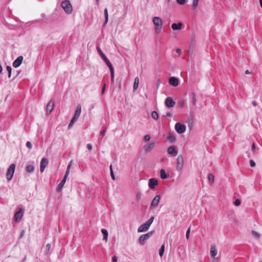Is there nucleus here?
<instances>
[{
  "label": "nucleus",
  "mask_w": 262,
  "mask_h": 262,
  "mask_svg": "<svg viewBox=\"0 0 262 262\" xmlns=\"http://www.w3.org/2000/svg\"><path fill=\"white\" fill-rule=\"evenodd\" d=\"M70 166H71V164L70 163L69 164V165L68 166L67 169V171H66V174H65L64 178H63L62 181L58 184V185L57 186V187L56 188V191L57 192H59L61 190L62 187H63L66 182V180H67V177H68V175L69 174V169H70Z\"/></svg>",
  "instance_id": "nucleus-1"
},
{
  "label": "nucleus",
  "mask_w": 262,
  "mask_h": 262,
  "mask_svg": "<svg viewBox=\"0 0 262 262\" xmlns=\"http://www.w3.org/2000/svg\"><path fill=\"white\" fill-rule=\"evenodd\" d=\"M61 6L66 12L68 13L72 12V7L69 0L63 1L61 4Z\"/></svg>",
  "instance_id": "nucleus-2"
},
{
  "label": "nucleus",
  "mask_w": 262,
  "mask_h": 262,
  "mask_svg": "<svg viewBox=\"0 0 262 262\" xmlns=\"http://www.w3.org/2000/svg\"><path fill=\"white\" fill-rule=\"evenodd\" d=\"M154 231H150L145 234L140 236L139 238V242L141 245H144L149 238L152 235Z\"/></svg>",
  "instance_id": "nucleus-3"
},
{
  "label": "nucleus",
  "mask_w": 262,
  "mask_h": 262,
  "mask_svg": "<svg viewBox=\"0 0 262 262\" xmlns=\"http://www.w3.org/2000/svg\"><path fill=\"white\" fill-rule=\"evenodd\" d=\"M15 168V164H11L9 168L7 169L6 176L7 179L8 181H10L13 176L14 170Z\"/></svg>",
  "instance_id": "nucleus-4"
},
{
  "label": "nucleus",
  "mask_w": 262,
  "mask_h": 262,
  "mask_svg": "<svg viewBox=\"0 0 262 262\" xmlns=\"http://www.w3.org/2000/svg\"><path fill=\"white\" fill-rule=\"evenodd\" d=\"M184 165V158L182 155H179L177 159V166L176 169L178 171H181Z\"/></svg>",
  "instance_id": "nucleus-5"
},
{
  "label": "nucleus",
  "mask_w": 262,
  "mask_h": 262,
  "mask_svg": "<svg viewBox=\"0 0 262 262\" xmlns=\"http://www.w3.org/2000/svg\"><path fill=\"white\" fill-rule=\"evenodd\" d=\"M97 51L102 58V59L105 61V63L108 67H110L112 66V63L110 62V61L108 60L107 57L105 56V55L104 54L101 49L99 47H97Z\"/></svg>",
  "instance_id": "nucleus-6"
},
{
  "label": "nucleus",
  "mask_w": 262,
  "mask_h": 262,
  "mask_svg": "<svg viewBox=\"0 0 262 262\" xmlns=\"http://www.w3.org/2000/svg\"><path fill=\"white\" fill-rule=\"evenodd\" d=\"M161 199V196L160 195H157L152 200L150 206V209H152L156 207H157L159 203L160 200Z\"/></svg>",
  "instance_id": "nucleus-7"
},
{
  "label": "nucleus",
  "mask_w": 262,
  "mask_h": 262,
  "mask_svg": "<svg viewBox=\"0 0 262 262\" xmlns=\"http://www.w3.org/2000/svg\"><path fill=\"white\" fill-rule=\"evenodd\" d=\"M175 129L178 133L182 134L185 132L186 126L184 124L178 122L175 124Z\"/></svg>",
  "instance_id": "nucleus-8"
},
{
  "label": "nucleus",
  "mask_w": 262,
  "mask_h": 262,
  "mask_svg": "<svg viewBox=\"0 0 262 262\" xmlns=\"http://www.w3.org/2000/svg\"><path fill=\"white\" fill-rule=\"evenodd\" d=\"M54 106L55 101L53 99H51L47 105L46 112L47 114H49L52 112L54 107Z\"/></svg>",
  "instance_id": "nucleus-9"
},
{
  "label": "nucleus",
  "mask_w": 262,
  "mask_h": 262,
  "mask_svg": "<svg viewBox=\"0 0 262 262\" xmlns=\"http://www.w3.org/2000/svg\"><path fill=\"white\" fill-rule=\"evenodd\" d=\"M49 163V161L48 159L46 158H43L40 162V171L41 172H43L45 167L48 165Z\"/></svg>",
  "instance_id": "nucleus-10"
},
{
  "label": "nucleus",
  "mask_w": 262,
  "mask_h": 262,
  "mask_svg": "<svg viewBox=\"0 0 262 262\" xmlns=\"http://www.w3.org/2000/svg\"><path fill=\"white\" fill-rule=\"evenodd\" d=\"M165 104L168 107H172L175 105L176 102L173 100L172 98L167 97L165 100Z\"/></svg>",
  "instance_id": "nucleus-11"
},
{
  "label": "nucleus",
  "mask_w": 262,
  "mask_h": 262,
  "mask_svg": "<svg viewBox=\"0 0 262 262\" xmlns=\"http://www.w3.org/2000/svg\"><path fill=\"white\" fill-rule=\"evenodd\" d=\"M23 56H18L13 62L12 65L13 67L16 68L20 66L21 64L22 61L23 60Z\"/></svg>",
  "instance_id": "nucleus-12"
},
{
  "label": "nucleus",
  "mask_w": 262,
  "mask_h": 262,
  "mask_svg": "<svg viewBox=\"0 0 262 262\" xmlns=\"http://www.w3.org/2000/svg\"><path fill=\"white\" fill-rule=\"evenodd\" d=\"M167 152L171 156L175 157L178 154V150L174 146H170L167 149Z\"/></svg>",
  "instance_id": "nucleus-13"
},
{
  "label": "nucleus",
  "mask_w": 262,
  "mask_h": 262,
  "mask_svg": "<svg viewBox=\"0 0 262 262\" xmlns=\"http://www.w3.org/2000/svg\"><path fill=\"white\" fill-rule=\"evenodd\" d=\"M81 112V105L80 104H79L77 105V106L76 107L74 115L73 117L72 118V119H73L74 120L77 121L80 116Z\"/></svg>",
  "instance_id": "nucleus-14"
},
{
  "label": "nucleus",
  "mask_w": 262,
  "mask_h": 262,
  "mask_svg": "<svg viewBox=\"0 0 262 262\" xmlns=\"http://www.w3.org/2000/svg\"><path fill=\"white\" fill-rule=\"evenodd\" d=\"M152 21L155 26H162L163 25V21L159 17H154Z\"/></svg>",
  "instance_id": "nucleus-15"
},
{
  "label": "nucleus",
  "mask_w": 262,
  "mask_h": 262,
  "mask_svg": "<svg viewBox=\"0 0 262 262\" xmlns=\"http://www.w3.org/2000/svg\"><path fill=\"white\" fill-rule=\"evenodd\" d=\"M22 208H20L18 211H17L14 215V220L16 222H18L23 216L22 212Z\"/></svg>",
  "instance_id": "nucleus-16"
},
{
  "label": "nucleus",
  "mask_w": 262,
  "mask_h": 262,
  "mask_svg": "<svg viewBox=\"0 0 262 262\" xmlns=\"http://www.w3.org/2000/svg\"><path fill=\"white\" fill-rule=\"evenodd\" d=\"M149 226L145 222L144 224L141 225L138 228V232H143L146 231L149 228Z\"/></svg>",
  "instance_id": "nucleus-17"
},
{
  "label": "nucleus",
  "mask_w": 262,
  "mask_h": 262,
  "mask_svg": "<svg viewBox=\"0 0 262 262\" xmlns=\"http://www.w3.org/2000/svg\"><path fill=\"white\" fill-rule=\"evenodd\" d=\"M158 184V182L156 179L151 178L149 180L148 186L150 189H154Z\"/></svg>",
  "instance_id": "nucleus-18"
},
{
  "label": "nucleus",
  "mask_w": 262,
  "mask_h": 262,
  "mask_svg": "<svg viewBox=\"0 0 262 262\" xmlns=\"http://www.w3.org/2000/svg\"><path fill=\"white\" fill-rule=\"evenodd\" d=\"M169 83L173 86H177L179 84V80L175 77H171L169 78Z\"/></svg>",
  "instance_id": "nucleus-19"
},
{
  "label": "nucleus",
  "mask_w": 262,
  "mask_h": 262,
  "mask_svg": "<svg viewBox=\"0 0 262 262\" xmlns=\"http://www.w3.org/2000/svg\"><path fill=\"white\" fill-rule=\"evenodd\" d=\"M155 146V143L151 142L144 146V150L146 152L151 151Z\"/></svg>",
  "instance_id": "nucleus-20"
},
{
  "label": "nucleus",
  "mask_w": 262,
  "mask_h": 262,
  "mask_svg": "<svg viewBox=\"0 0 262 262\" xmlns=\"http://www.w3.org/2000/svg\"><path fill=\"white\" fill-rule=\"evenodd\" d=\"M160 177L162 179H166L169 177V174L166 172L165 169L160 170Z\"/></svg>",
  "instance_id": "nucleus-21"
},
{
  "label": "nucleus",
  "mask_w": 262,
  "mask_h": 262,
  "mask_svg": "<svg viewBox=\"0 0 262 262\" xmlns=\"http://www.w3.org/2000/svg\"><path fill=\"white\" fill-rule=\"evenodd\" d=\"M182 26V24L181 23H179L178 24L173 23L171 25V28L174 30H178L181 29Z\"/></svg>",
  "instance_id": "nucleus-22"
},
{
  "label": "nucleus",
  "mask_w": 262,
  "mask_h": 262,
  "mask_svg": "<svg viewBox=\"0 0 262 262\" xmlns=\"http://www.w3.org/2000/svg\"><path fill=\"white\" fill-rule=\"evenodd\" d=\"M217 251L216 249L215 246H212L210 248V255L211 256L214 257L217 255Z\"/></svg>",
  "instance_id": "nucleus-23"
},
{
  "label": "nucleus",
  "mask_w": 262,
  "mask_h": 262,
  "mask_svg": "<svg viewBox=\"0 0 262 262\" xmlns=\"http://www.w3.org/2000/svg\"><path fill=\"white\" fill-rule=\"evenodd\" d=\"M139 83V79L138 77H136L134 80V85H133V90L135 91L138 88Z\"/></svg>",
  "instance_id": "nucleus-24"
},
{
  "label": "nucleus",
  "mask_w": 262,
  "mask_h": 262,
  "mask_svg": "<svg viewBox=\"0 0 262 262\" xmlns=\"http://www.w3.org/2000/svg\"><path fill=\"white\" fill-rule=\"evenodd\" d=\"M26 170L28 172H32L34 170V166L33 165H28L26 167Z\"/></svg>",
  "instance_id": "nucleus-25"
},
{
  "label": "nucleus",
  "mask_w": 262,
  "mask_h": 262,
  "mask_svg": "<svg viewBox=\"0 0 262 262\" xmlns=\"http://www.w3.org/2000/svg\"><path fill=\"white\" fill-rule=\"evenodd\" d=\"M101 232L103 235V240L106 241L107 239V236H108V232H107V230H106L105 229H102Z\"/></svg>",
  "instance_id": "nucleus-26"
},
{
  "label": "nucleus",
  "mask_w": 262,
  "mask_h": 262,
  "mask_svg": "<svg viewBox=\"0 0 262 262\" xmlns=\"http://www.w3.org/2000/svg\"><path fill=\"white\" fill-rule=\"evenodd\" d=\"M167 139L171 142H173L176 140L175 136L172 134H169L167 137Z\"/></svg>",
  "instance_id": "nucleus-27"
},
{
  "label": "nucleus",
  "mask_w": 262,
  "mask_h": 262,
  "mask_svg": "<svg viewBox=\"0 0 262 262\" xmlns=\"http://www.w3.org/2000/svg\"><path fill=\"white\" fill-rule=\"evenodd\" d=\"M151 117L155 120H157L159 118L158 113L155 111H154L151 112Z\"/></svg>",
  "instance_id": "nucleus-28"
},
{
  "label": "nucleus",
  "mask_w": 262,
  "mask_h": 262,
  "mask_svg": "<svg viewBox=\"0 0 262 262\" xmlns=\"http://www.w3.org/2000/svg\"><path fill=\"white\" fill-rule=\"evenodd\" d=\"M108 68H110V72H111V76L112 81L113 82L114 80V69H113V66L108 67Z\"/></svg>",
  "instance_id": "nucleus-29"
},
{
  "label": "nucleus",
  "mask_w": 262,
  "mask_h": 262,
  "mask_svg": "<svg viewBox=\"0 0 262 262\" xmlns=\"http://www.w3.org/2000/svg\"><path fill=\"white\" fill-rule=\"evenodd\" d=\"M104 16H105L104 24H106L108 22V11H107V9L106 8L104 9Z\"/></svg>",
  "instance_id": "nucleus-30"
},
{
  "label": "nucleus",
  "mask_w": 262,
  "mask_h": 262,
  "mask_svg": "<svg viewBox=\"0 0 262 262\" xmlns=\"http://www.w3.org/2000/svg\"><path fill=\"white\" fill-rule=\"evenodd\" d=\"M191 95L192 96V100H191L192 103L193 105H195L196 104V99L195 98V94L194 92H192Z\"/></svg>",
  "instance_id": "nucleus-31"
},
{
  "label": "nucleus",
  "mask_w": 262,
  "mask_h": 262,
  "mask_svg": "<svg viewBox=\"0 0 262 262\" xmlns=\"http://www.w3.org/2000/svg\"><path fill=\"white\" fill-rule=\"evenodd\" d=\"M165 250V246L164 245H162L159 250V255L161 257L163 255Z\"/></svg>",
  "instance_id": "nucleus-32"
},
{
  "label": "nucleus",
  "mask_w": 262,
  "mask_h": 262,
  "mask_svg": "<svg viewBox=\"0 0 262 262\" xmlns=\"http://www.w3.org/2000/svg\"><path fill=\"white\" fill-rule=\"evenodd\" d=\"M6 70L8 73V78H10L11 76L12 68L10 66H8L6 67Z\"/></svg>",
  "instance_id": "nucleus-33"
},
{
  "label": "nucleus",
  "mask_w": 262,
  "mask_h": 262,
  "mask_svg": "<svg viewBox=\"0 0 262 262\" xmlns=\"http://www.w3.org/2000/svg\"><path fill=\"white\" fill-rule=\"evenodd\" d=\"M199 0H193L192 8L194 10L198 5Z\"/></svg>",
  "instance_id": "nucleus-34"
},
{
  "label": "nucleus",
  "mask_w": 262,
  "mask_h": 262,
  "mask_svg": "<svg viewBox=\"0 0 262 262\" xmlns=\"http://www.w3.org/2000/svg\"><path fill=\"white\" fill-rule=\"evenodd\" d=\"M154 216H152L150 217V219L149 220H148L146 223L149 226H150L151 224H152V223L153 222L154 220Z\"/></svg>",
  "instance_id": "nucleus-35"
},
{
  "label": "nucleus",
  "mask_w": 262,
  "mask_h": 262,
  "mask_svg": "<svg viewBox=\"0 0 262 262\" xmlns=\"http://www.w3.org/2000/svg\"><path fill=\"white\" fill-rule=\"evenodd\" d=\"M208 180L211 183H213L214 182V176L212 174L210 173L208 175Z\"/></svg>",
  "instance_id": "nucleus-36"
},
{
  "label": "nucleus",
  "mask_w": 262,
  "mask_h": 262,
  "mask_svg": "<svg viewBox=\"0 0 262 262\" xmlns=\"http://www.w3.org/2000/svg\"><path fill=\"white\" fill-rule=\"evenodd\" d=\"M162 26H155V31L157 34H159L161 32Z\"/></svg>",
  "instance_id": "nucleus-37"
},
{
  "label": "nucleus",
  "mask_w": 262,
  "mask_h": 262,
  "mask_svg": "<svg viewBox=\"0 0 262 262\" xmlns=\"http://www.w3.org/2000/svg\"><path fill=\"white\" fill-rule=\"evenodd\" d=\"M51 248V245L50 244H47L46 246V251H45V254L47 255L48 254V252L50 249Z\"/></svg>",
  "instance_id": "nucleus-38"
},
{
  "label": "nucleus",
  "mask_w": 262,
  "mask_h": 262,
  "mask_svg": "<svg viewBox=\"0 0 262 262\" xmlns=\"http://www.w3.org/2000/svg\"><path fill=\"white\" fill-rule=\"evenodd\" d=\"M110 169L111 176L112 179L113 180H115V176H114V172H113V169H112V165H110Z\"/></svg>",
  "instance_id": "nucleus-39"
},
{
  "label": "nucleus",
  "mask_w": 262,
  "mask_h": 262,
  "mask_svg": "<svg viewBox=\"0 0 262 262\" xmlns=\"http://www.w3.org/2000/svg\"><path fill=\"white\" fill-rule=\"evenodd\" d=\"M252 234L253 236H254L257 238H259L260 237L259 234H258L256 231H255L254 230L252 231Z\"/></svg>",
  "instance_id": "nucleus-40"
},
{
  "label": "nucleus",
  "mask_w": 262,
  "mask_h": 262,
  "mask_svg": "<svg viewBox=\"0 0 262 262\" xmlns=\"http://www.w3.org/2000/svg\"><path fill=\"white\" fill-rule=\"evenodd\" d=\"M76 121H77L74 120L73 119H72L70 122L69 124L68 128H70Z\"/></svg>",
  "instance_id": "nucleus-41"
},
{
  "label": "nucleus",
  "mask_w": 262,
  "mask_h": 262,
  "mask_svg": "<svg viewBox=\"0 0 262 262\" xmlns=\"http://www.w3.org/2000/svg\"><path fill=\"white\" fill-rule=\"evenodd\" d=\"M150 139V136L149 135H146L144 137V141L145 142H148Z\"/></svg>",
  "instance_id": "nucleus-42"
},
{
  "label": "nucleus",
  "mask_w": 262,
  "mask_h": 262,
  "mask_svg": "<svg viewBox=\"0 0 262 262\" xmlns=\"http://www.w3.org/2000/svg\"><path fill=\"white\" fill-rule=\"evenodd\" d=\"M26 146L29 148V149H31L32 147V144L31 143V142L30 141H27V143H26Z\"/></svg>",
  "instance_id": "nucleus-43"
},
{
  "label": "nucleus",
  "mask_w": 262,
  "mask_h": 262,
  "mask_svg": "<svg viewBox=\"0 0 262 262\" xmlns=\"http://www.w3.org/2000/svg\"><path fill=\"white\" fill-rule=\"evenodd\" d=\"M250 165L251 167H253L255 166V163L253 160H250L249 161Z\"/></svg>",
  "instance_id": "nucleus-44"
},
{
  "label": "nucleus",
  "mask_w": 262,
  "mask_h": 262,
  "mask_svg": "<svg viewBox=\"0 0 262 262\" xmlns=\"http://www.w3.org/2000/svg\"><path fill=\"white\" fill-rule=\"evenodd\" d=\"M234 204L235 206H239L241 204L240 200L238 199L235 200V201L234 202Z\"/></svg>",
  "instance_id": "nucleus-45"
},
{
  "label": "nucleus",
  "mask_w": 262,
  "mask_h": 262,
  "mask_svg": "<svg viewBox=\"0 0 262 262\" xmlns=\"http://www.w3.org/2000/svg\"><path fill=\"white\" fill-rule=\"evenodd\" d=\"M141 198V192H138L136 194V199L138 200V201H139L140 200Z\"/></svg>",
  "instance_id": "nucleus-46"
},
{
  "label": "nucleus",
  "mask_w": 262,
  "mask_h": 262,
  "mask_svg": "<svg viewBox=\"0 0 262 262\" xmlns=\"http://www.w3.org/2000/svg\"><path fill=\"white\" fill-rule=\"evenodd\" d=\"M190 232V228H189L186 233V237L187 239L189 238Z\"/></svg>",
  "instance_id": "nucleus-47"
},
{
  "label": "nucleus",
  "mask_w": 262,
  "mask_h": 262,
  "mask_svg": "<svg viewBox=\"0 0 262 262\" xmlns=\"http://www.w3.org/2000/svg\"><path fill=\"white\" fill-rule=\"evenodd\" d=\"M177 3L181 5L185 4V0H177Z\"/></svg>",
  "instance_id": "nucleus-48"
},
{
  "label": "nucleus",
  "mask_w": 262,
  "mask_h": 262,
  "mask_svg": "<svg viewBox=\"0 0 262 262\" xmlns=\"http://www.w3.org/2000/svg\"><path fill=\"white\" fill-rule=\"evenodd\" d=\"M106 86V83H104L103 85V88H102V93H101L102 94H104Z\"/></svg>",
  "instance_id": "nucleus-49"
},
{
  "label": "nucleus",
  "mask_w": 262,
  "mask_h": 262,
  "mask_svg": "<svg viewBox=\"0 0 262 262\" xmlns=\"http://www.w3.org/2000/svg\"><path fill=\"white\" fill-rule=\"evenodd\" d=\"M106 131V129L104 128L103 130L100 132V135L103 137L105 135V132Z\"/></svg>",
  "instance_id": "nucleus-50"
},
{
  "label": "nucleus",
  "mask_w": 262,
  "mask_h": 262,
  "mask_svg": "<svg viewBox=\"0 0 262 262\" xmlns=\"http://www.w3.org/2000/svg\"><path fill=\"white\" fill-rule=\"evenodd\" d=\"M86 147L89 150H91L92 149V145L91 144H87Z\"/></svg>",
  "instance_id": "nucleus-51"
},
{
  "label": "nucleus",
  "mask_w": 262,
  "mask_h": 262,
  "mask_svg": "<svg viewBox=\"0 0 262 262\" xmlns=\"http://www.w3.org/2000/svg\"><path fill=\"white\" fill-rule=\"evenodd\" d=\"M117 257L116 256H113L112 257V262H117Z\"/></svg>",
  "instance_id": "nucleus-52"
},
{
  "label": "nucleus",
  "mask_w": 262,
  "mask_h": 262,
  "mask_svg": "<svg viewBox=\"0 0 262 262\" xmlns=\"http://www.w3.org/2000/svg\"><path fill=\"white\" fill-rule=\"evenodd\" d=\"M255 144L253 143L252 145V150L253 151V152H255Z\"/></svg>",
  "instance_id": "nucleus-53"
},
{
  "label": "nucleus",
  "mask_w": 262,
  "mask_h": 262,
  "mask_svg": "<svg viewBox=\"0 0 262 262\" xmlns=\"http://www.w3.org/2000/svg\"><path fill=\"white\" fill-rule=\"evenodd\" d=\"M161 83V81L160 79H158L157 81V89L159 88V86Z\"/></svg>",
  "instance_id": "nucleus-54"
},
{
  "label": "nucleus",
  "mask_w": 262,
  "mask_h": 262,
  "mask_svg": "<svg viewBox=\"0 0 262 262\" xmlns=\"http://www.w3.org/2000/svg\"><path fill=\"white\" fill-rule=\"evenodd\" d=\"M166 116L168 117H172V114L170 112H167L166 113Z\"/></svg>",
  "instance_id": "nucleus-55"
},
{
  "label": "nucleus",
  "mask_w": 262,
  "mask_h": 262,
  "mask_svg": "<svg viewBox=\"0 0 262 262\" xmlns=\"http://www.w3.org/2000/svg\"><path fill=\"white\" fill-rule=\"evenodd\" d=\"M176 52L179 54L180 55L181 53H182V51L180 49L178 48L176 50Z\"/></svg>",
  "instance_id": "nucleus-56"
},
{
  "label": "nucleus",
  "mask_w": 262,
  "mask_h": 262,
  "mask_svg": "<svg viewBox=\"0 0 262 262\" xmlns=\"http://www.w3.org/2000/svg\"><path fill=\"white\" fill-rule=\"evenodd\" d=\"M185 101H182L181 102H180V106L181 107H183L185 105Z\"/></svg>",
  "instance_id": "nucleus-57"
},
{
  "label": "nucleus",
  "mask_w": 262,
  "mask_h": 262,
  "mask_svg": "<svg viewBox=\"0 0 262 262\" xmlns=\"http://www.w3.org/2000/svg\"><path fill=\"white\" fill-rule=\"evenodd\" d=\"M252 103L255 106L257 105V102L255 101H253Z\"/></svg>",
  "instance_id": "nucleus-58"
},
{
  "label": "nucleus",
  "mask_w": 262,
  "mask_h": 262,
  "mask_svg": "<svg viewBox=\"0 0 262 262\" xmlns=\"http://www.w3.org/2000/svg\"><path fill=\"white\" fill-rule=\"evenodd\" d=\"M2 70H3V68H2V65L0 64V73H2Z\"/></svg>",
  "instance_id": "nucleus-59"
},
{
  "label": "nucleus",
  "mask_w": 262,
  "mask_h": 262,
  "mask_svg": "<svg viewBox=\"0 0 262 262\" xmlns=\"http://www.w3.org/2000/svg\"><path fill=\"white\" fill-rule=\"evenodd\" d=\"M245 73H246V74H250V72H249V70H246V71H245Z\"/></svg>",
  "instance_id": "nucleus-60"
},
{
  "label": "nucleus",
  "mask_w": 262,
  "mask_h": 262,
  "mask_svg": "<svg viewBox=\"0 0 262 262\" xmlns=\"http://www.w3.org/2000/svg\"><path fill=\"white\" fill-rule=\"evenodd\" d=\"M260 7L262 8V0H259Z\"/></svg>",
  "instance_id": "nucleus-61"
},
{
  "label": "nucleus",
  "mask_w": 262,
  "mask_h": 262,
  "mask_svg": "<svg viewBox=\"0 0 262 262\" xmlns=\"http://www.w3.org/2000/svg\"><path fill=\"white\" fill-rule=\"evenodd\" d=\"M216 261H217V259H216V258L214 257V258H213V262H216Z\"/></svg>",
  "instance_id": "nucleus-62"
},
{
  "label": "nucleus",
  "mask_w": 262,
  "mask_h": 262,
  "mask_svg": "<svg viewBox=\"0 0 262 262\" xmlns=\"http://www.w3.org/2000/svg\"><path fill=\"white\" fill-rule=\"evenodd\" d=\"M99 0H96L97 5H99Z\"/></svg>",
  "instance_id": "nucleus-63"
},
{
  "label": "nucleus",
  "mask_w": 262,
  "mask_h": 262,
  "mask_svg": "<svg viewBox=\"0 0 262 262\" xmlns=\"http://www.w3.org/2000/svg\"><path fill=\"white\" fill-rule=\"evenodd\" d=\"M248 157H249V158H250V154H249V155H248Z\"/></svg>",
  "instance_id": "nucleus-64"
}]
</instances>
